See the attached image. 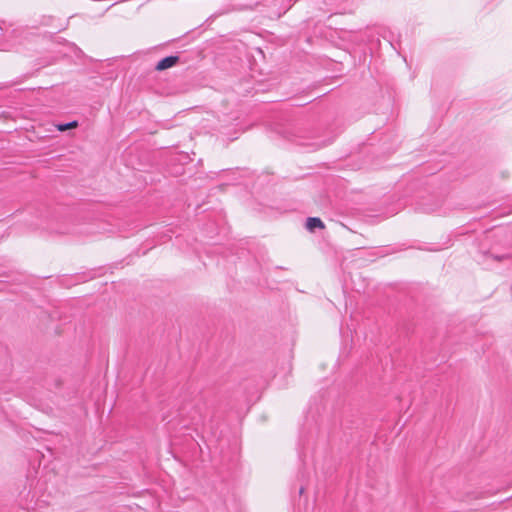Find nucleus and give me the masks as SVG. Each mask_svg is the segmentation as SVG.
<instances>
[{
  "label": "nucleus",
  "mask_w": 512,
  "mask_h": 512,
  "mask_svg": "<svg viewBox=\"0 0 512 512\" xmlns=\"http://www.w3.org/2000/svg\"><path fill=\"white\" fill-rule=\"evenodd\" d=\"M180 58L178 55H170L159 60L155 66L156 71H164L175 66L179 62Z\"/></svg>",
  "instance_id": "nucleus-1"
},
{
  "label": "nucleus",
  "mask_w": 512,
  "mask_h": 512,
  "mask_svg": "<svg viewBox=\"0 0 512 512\" xmlns=\"http://www.w3.org/2000/svg\"><path fill=\"white\" fill-rule=\"evenodd\" d=\"M306 228L313 232L316 228L323 229L325 225L323 221L318 217H308L306 220Z\"/></svg>",
  "instance_id": "nucleus-2"
},
{
  "label": "nucleus",
  "mask_w": 512,
  "mask_h": 512,
  "mask_svg": "<svg viewBox=\"0 0 512 512\" xmlns=\"http://www.w3.org/2000/svg\"><path fill=\"white\" fill-rule=\"evenodd\" d=\"M76 127H78V122L77 121H70V122H67V123H63V124L57 125L58 130L61 131V132L69 130V129H74Z\"/></svg>",
  "instance_id": "nucleus-3"
},
{
  "label": "nucleus",
  "mask_w": 512,
  "mask_h": 512,
  "mask_svg": "<svg viewBox=\"0 0 512 512\" xmlns=\"http://www.w3.org/2000/svg\"><path fill=\"white\" fill-rule=\"evenodd\" d=\"M485 255H489L492 259L499 261V262L512 258V256L510 254L499 255V254H490L489 252H485Z\"/></svg>",
  "instance_id": "nucleus-4"
},
{
  "label": "nucleus",
  "mask_w": 512,
  "mask_h": 512,
  "mask_svg": "<svg viewBox=\"0 0 512 512\" xmlns=\"http://www.w3.org/2000/svg\"><path fill=\"white\" fill-rule=\"evenodd\" d=\"M304 490H305V488H304V487H301V488L299 489V494H300V495H301V494H303V493H304Z\"/></svg>",
  "instance_id": "nucleus-5"
}]
</instances>
